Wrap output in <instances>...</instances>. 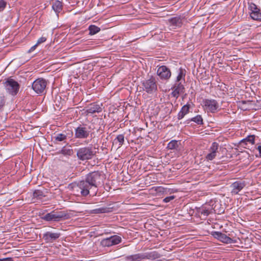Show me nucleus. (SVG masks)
<instances>
[{"instance_id":"f257e3e1","label":"nucleus","mask_w":261,"mask_h":261,"mask_svg":"<svg viewBox=\"0 0 261 261\" xmlns=\"http://www.w3.org/2000/svg\"><path fill=\"white\" fill-rule=\"evenodd\" d=\"M102 176L100 172L94 171L86 175L85 180L69 185L68 188L76 196L86 197L96 195L98 187L101 184Z\"/></svg>"},{"instance_id":"f03ea898","label":"nucleus","mask_w":261,"mask_h":261,"mask_svg":"<svg viewBox=\"0 0 261 261\" xmlns=\"http://www.w3.org/2000/svg\"><path fill=\"white\" fill-rule=\"evenodd\" d=\"M41 218L45 221L59 222L68 219L69 215L64 211H53L43 216Z\"/></svg>"},{"instance_id":"7ed1b4c3","label":"nucleus","mask_w":261,"mask_h":261,"mask_svg":"<svg viewBox=\"0 0 261 261\" xmlns=\"http://www.w3.org/2000/svg\"><path fill=\"white\" fill-rule=\"evenodd\" d=\"M96 153L92 147L85 146L77 149L76 156L79 160L82 161L89 160L95 156Z\"/></svg>"},{"instance_id":"20e7f679","label":"nucleus","mask_w":261,"mask_h":261,"mask_svg":"<svg viewBox=\"0 0 261 261\" xmlns=\"http://www.w3.org/2000/svg\"><path fill=\"white\" fill-rule=\"evenodd\" d=\"M3 85L6 92L13 96L17 94L20 89L19 83L11 77L6 79V81L3 82Z\"/></svg>"},{"instance_id":"39448f33","label":"nucleus","mask_w":261,"mask_h":261,"mask_svg":"<svg viewBox=\"0 0 261 261\" xmlns=\"http://www.w3.org/2000/svg\"><path fill=\"white\" fill-rule=\"evenodd\" d=\"M143 90L148 94H152L158 90V85L155 77L150 76L148 79L141 82Z\"/></svg>"},{"instance_id":"423d86ee","label":"nucleus","mask_w":261,"mask_h":261,"mask_svg":"<svg viewBox=\"0 0 261 261\" xmlns=\"http://www.w3.org/2000/svg\"><path fill=\"white\" fill-rule=\"evenodd\" d=\"M212 202L210 203H205L200 207L196 208V213L200 217H202L203 219H205L206 217L211 213L214 212L216 213L215 207H213V204H211Z\"/></svg>"},{"instance_id":"0eeeda50","label":"nucleus","mask_w":261,"mask_h":261,"mask_svg":"<svg viewBox=\"0 0 261 261\" xmlns=\"http://www.w3.org/2000/svg\"><path fill=\"white\" fill-rule=\"evenodd\" d=\"M202 102L204 110L207 112L215 113L219 109V103L215 99H204L203 100Z\"/></svg>"},{"instance_id":"6e6552de","label":"nucleus","mask_w":261,"mask_h":261,"mask_svg":"<svg viewBox=\"0 0 261 261\" xmlns=\"http://www.w3.org/2000/svg\"><path fill=\"white\" fill-rule=\"evenodd\" d=\"M91 127H86V124L80 125L75 129L74 137L79 139H87L90 135Z\"/></svg>"},{"instance_id":"1a4fd4ad","label":"nucleus","mask_w":261,"mask_h":261,"mask_svg":"<svg viewBox=\"0 0 261 261\" xmlns=\"http://www.w3.org/2000/svg\"><path fill=\"white\" fill-rule=\"evenodd\" d=\"M47 81L43 78L36 79L32 84L33 90L37 94H42L45 90Z\"/></svg>"},{"instance_id":"9d476101","label":"nucleus","mask_w":261,"mask_h":261,"mask_svg":"<svg viewBox=\"0 0 261 261\" xmlns=\"http://www.w3.org/2000/svg\"><path fill=\"white\" fill-rule=\"evenodd\" d=\"M156 74L163 81L168 80L171 76L170 69L165 65L160 66L158 68Z\"/></svg>"},{"instance_id":"9b49d317","label":"nucleus","mask_w":261,"mask_h":261,"mask_svg":"<svg viewBox=\"0 0 261 261\" xmlns=\"http://www.w3.org/2000/svg\"><path fill=\"white\" fill-rule=\"evenodd\" d=\"M249 10L250 11L251 18L256 21H261V12L259 8L254 3L249 4Z\"/></svg>"},{"instance_id":"f8f14e48","label":"nucleus","mask_w":261,"mask_h":261,"mask_svg":"<svg viewBox=\"0 0 261 261\" xmlns=\"http://www.w3.org/2000/svg\"><path fill=\"white\" fill-rule=\"evenodd\" d=\"M72 132H64L62 133H59L53 137V141L56 144H58L59 142H63L64 143L66 142L67 139H69L72 136Z\"/></svg>"},{"instance_id":"ddd939ff","label":"nucleus","mask_w":261,"mask_h":261,"mask_svg":"<svg viewBox=\"0 0 261 261\" xmlns=\"http://www.w3.org/2000/svg\"><path fill=\"white\" fill-rule=\"evenodd\" d=\"M185 17L181 15H176L174 17H171L168 19V22L170 26L172 27L173 29L177 28H181L183 24V20Z\"/></svg>"},{"instance_id":"4468645a","label":"nucleus","mask_w":261,"mask_h":261,"mask_svg":"<svg viewBox=\"0 0 261 261\" xmlns=\"http://www.w3.org/2000/svg\"><path fill=\"white\" fill-rule=\"evenodd\" d=\"M246 186L245 181L238 180L233 182L230 185L231 193L232 195L238 194Z\"/></svg>"},{"instance_id":"2eb2a0df","label":"nucleus","mask_w":261,"mask_h":261,"mask_svg":"<svg viewBox=\"0 0 261 261\" xmlns=\"http://www.w3.org/2000/svg\"><path fill=\"white\" fill-rule=\"evenodd\" d=\"M102 106L101 103L99 105L97 102L91 103L87 106L86 113L88 114L101 112L102 110Z\"/></svg>"},{"instance_id":"dca6fc26","label":"nucleus","mask_w":261,"mask_h":261,"mask_svg":"<svg viewBox=\"0 0 261 261\" xmlns=\"http://www.w3.org/2000/svg\"><path fill=\"white\" fill-rule=\"evenodd\" d=\"M61 236L59 232L47 231L43 235V239L46 243H53L57 240Z\"/></svg>"},{"instance_id":"f3484780","label":"nucleus","mask_w":261,"mask_h":261,"mask_svg":"<svg viewBox=\"0 0 261 261\" xmlns=\"http://www.w3.org/2000/svg\"><path fill=\"white\" fill-rule=\"evenodd\" d=\"M212 235L215 238L217 239L223 243L229 244L233 242L232 239L221 232L213 231L212 232Z\"/></svg>"},{"instance_id":"a211bd4d","label":"nucleus","mask_w":261,"mask_h":261,"mask_svg":"<svg viewBox=\"0 0 261 261\" xmlns=\"http://www.w3.org/2000/svg\"><path fill=\"white\" fill-rule=\"evenodd\" d=\"M219 147V144L217 142H214L212 143V146L210 148V152L206 156V159L207 161H212L216 156L217 152Z\"/></svg>"},{"instance_id":"6ab92c4d","label":"nucleus","mask_w":261,"mask_h":261,"mask_svg":"<svg viewBox=\"0 0 261 261\" xmlns=\"http://www.w3.org/2000/svg\"><path fill=\"white\" fill-rule=\"evenodd\" d=\"M181 147V140H172L168 143L166 148L169 150H173L178 151L180 150Z\"/></svg>"},{"instance_id":"aec40b11","label":"nucleus","mask_w":261,"mask_h":261,"mask_svg":"<svg viewBox=\"0 0 261 261\" xmlns=\"http://www.w3.org/2000/svg\"><path fill=\"white\" fill-rule=\"evenodd\" d=\"M144 259L143 253H139L125 257V261H141Z\"/></svg>"},{"instance_id":"412c9836","label":"nucleus","mask_w":261,"mask_h":261,"mask_svg":"<svg viewBox=\"0 0 261 261\" xmlns=\"http://www.w3.org/2000/svg\"><path fill=\"white\" fill-rule=\"evenodd\" d=\"M144 259L155 260L161 257V255L156 251L143 253Z\"/></svg>"},{"instance_id":"4be33fe9","label":"nucleus","mask_w":261,"mask_h":261,"mask_svg":"<svg viewBox=\"0 0 261 261\" xmlns=\"http://www.w3.org/2000/svg\"><path fill=\"white\" fill-rule=\"evenodd\" d=\"M254 135H249L247 136L246 138L240 141L239 144L240 146L246 148L245 147V145H247L248 143H250L251 144H254Z\"/></svg>"},{"instance_id":"5701e85b","label":"nucleus","mask_w":261,"mask_h":261,"mask_svg":"<svg viewBox=\"0 0 261 261\" xmlns=\"http://www.w3.org/2000/svg\"><path fill=\"white\" fill-rule=\"evenodd\" d=\"M190 105L188 103L184 106L178 114V119H181L189 112Z\"/></svg>"},{"instance_id":"b1692460","label":"nucleus","mask_w":261,"mask_h":261,"mask_svg":"<svg viewBox=\"0 0 261 261\" xmlns=\"http://www.w3.org/2000/svg\"><path fill=\"white\" fill-rule=\"evenodd\" d=\"M52 8L56 12L57 15L63 9L62 3L59 1H56L53 3Z\"/></svg>"},{"instance_id":"393cba45","label":"nucleus","mask_w":261,"mask_h":261,"mask_svg":"<svg viewBox=\"0 0 261 261\" xmlns=\"http://www.w3.org/2000/svg\"><path fill=\"white\" fill-rule=\"evenodd\" d=\"M45 196V193L41 190H35L33 192V198H36L37 200H41Z\"/></svg>"},{"instance_id":"a878e982","label":"nucleus","mask_w":261,"mask_h":261,"mask_svg":"<svg viewBox=\"0 0 261 261\" xmlns=\"http://www.w3.org/2000/svg\"><path fill=\"white\" fill-rule=\"evenodd\" d=\"M110 238L111 246L117 245L121 242L122 238L117 235L111 236Z\"/></svg>"},{"instance_id":"bb28decb","label":"nucleus","mask_w":261,"mask_h":261,"mask_svg":"<svg viewBox=\"0 0 261 261\" xmlns=\"http://www.w3.org/2000/svg\"><path fill=\"white\" fill-rule=\"evenodd\" d=\"M111 208L107 207H102L98 208H95L92 210V213L94 214H101L107 213L111 212Z\"/></svg>"},{"instance_id":"cd10ccee","label":"nucleus","mask_w":261,"mask_h":261,"mask_svg":"<svg viewBox=\"0 0 261 261\" xmlns=\"http://www.w3.org/2000/svg\"><path fill=\"white\" fill-rule=\"evenodd\" d=\"M88 30L89 31V35H95L100 31V28L95 25H90L89 27Z\"/></svg>"},{"instance_id":"c85d7f7f","label":"nucleus","mask_w":261,"mask_h":261,"mask_svg":"<svg viewBox=\"0 0 261 261\" xmlns=\"http://www.w3.org/2000/svg\"><path fill=\"white\" fill-rule=\"evenodd\" d=\"M172 89H175L178 91H180L181 93H182L184 92L185 88L180 82H176L172 88Z\"/></svg>"},{"instance_id":"c756f323","label":"nucleus","mask_w":261,"mask_h":261,"mask_svg":"<svg viewBox=\"0 0 261 261\" xmlns=\"http://www.w3.org/2000/svg\"><path fill=\"white\" fill-rule=\"evenodd\" d=\"M191 121L195 122L198 125L203 124V119L200 115H197L195 117L192 118Z\"/></svg>"},{"instance_id":"7c9ffc66","label":"nucleus","mask_w":261,"mask_h":261,"mask_svg":"<svg viewBox=\"0 0 261 261\" xmlns=\"http://www.w3.org/2000/svg\"><path fill=\"white\" fill-rule=\"evenodd\" d=\"M185 70L182 68H180L177 76L176 77V82H179L182 79L185 81Z\"/></svg>"},{"instance_id":"2f4dec72","label":"nucleus","mask_w":261,"mask_h":261,"mask_svg":"<svg viewBox=\"0 0 261 261\" xmlns=\"http://www.w3.org/2000/svg\"><path fill=\"white\" fill-rule=\"evenodd\" d=\"M100 245L103 247H109L111 246L110 238H107L101 240L100 243Z\"/></svg>"},{"instance_id":"473e14b6","label":"nucleus","mask_w":261,"mask_h":261,"mask_svg":"<svg viewBox=\"0 0 261 261\" xmlns=\"http://www.w3.org/2000/svg\"><path fill=\"white\" fill-rule=\"evenodd\" d=\"M61 153L64 155L71 156L73 154V151L71 148H66L64 147L61 150Z\"/></svg>"},{"instance_id":"72a5a7b5","label":"nucleus","mask_w":261,"mask_h":261,"mask_svg":"<svg viewBox=\"0 0 261 261\" xmlns=\"http://www.w3.org/2000/svg\"><path fill=\"white\" fill-rule=\"evenodd\" d=\"M115 141H116L119 143V145L120 146H122L124 142V136L123 134L119 135L117 136Z\"/></svg>"},{"instance_id":"f704fd0d","label":"nucleus","mask_w":261,"mask_h":261,"mask_svg":"<svg viewBox=\"0 0 261 261\" xmlns=\"http://www.w3.org/2000/svg\"><path fill=\"white\" fill-rule=\"evenodd\" d=\"M6 104V98L3 94H0V110H2Z\"/></svg>"},{"instance_id":"c9c22d12","label":"nucleus","mask_w":261,"mask_h":261,"mask_svg":"<svg viewBox=\"0 0 261 261\" xmlns=\"http://www.w3.org/2000/svg\"><path fill=\"white\" fill-rule=\"evenodd\" d=\"M7 2L4 0H0V12L3 11L6 8Z\"/></svg>"},{"instance_id":"e433bc0d","label":"nucleus","mask_w":261,"mask_h":261,"mask_svg":"<svg viewBox=\"0 0 261 261\" xmlns=\"http://www.w3.org/2000/svg\"><path fill=\"white\" fill-rule=\"evenodd\" d=\"M175 198V196H174V195H172V196H168V197H166V198H165L163 201L165 203H167V202H170V201L173 200L174 198Z\"/></svg>"},{"instance_id":"4c0bfd02","label":"nucleus","mask_w":261,"mask_h":261,"mask_svg":"<svg viewBox=\"0 0 261 261\" xmlns=\"http://www.w3.org/2000/svg\"><path fill=\"white\" fill-rule=\"evenodd\" d=\"M172 90H173V91L171 93V95H172V96L174 97H176V98H178L179 94H181L180 91H178L175 89H172Z\"/></svg>"},{"instance_id":"58836bf2","label":"nucleus","mask_w":261,"mask_h":261,"mask_svg":"<svg viewBox=\"0 0 261 261\" xmlns=\"http://www.w3.org/2000/svg\"><path fill=\"white\" fill-rule=\"evenodd\" d=\"M46 40V38L45 37H42L37 40L36 44L38 45L39 44L44 42Z\"/></svg>"},{"instance_id":"ea45409f","label":"nucleus","mask_w":261,"mask_h":261,"mask_svg":"<svg viewBox=\"0 0 261 261\" xmlns=\"http://www.w3.org/2000/svg\"><path fill=\"white\" fill-rule=\"evenodd\" d=\"M0 261H13V259L12 257H6L0 258Z\"/></svg>"},{"instance_id":"a19ab883","label":"nucleus","mask_w":261,"mask_h":261,"mask_svg":"<svg viewBox=\"0 0 261 261\" xmlns=\"http://www.w3.org/2000/svg\"><path fill=\"white\" fill-rule=\"evenodd\" d=\"M37 46H38V45H37L36 44L35 45H34V46L31 47V48L28 50V53H31L32 51H33L36 48Z\"/></svg>"},{"instance_id":"79ce46f5","label":"nucleus","mask_w":261,"mask_h":261,"mask_svg":"<svg viewBox=\"0 0 261 261\" xmlns=\"http://www.w3.org/2000/svg\"><path fill=\"white\" fill-rule=\"evenodd\" d=\"M257 150H258L259 151V156L261 157V145H259L258 146L257 148Z\"/></svg>"}]
</instances>
